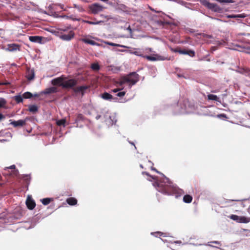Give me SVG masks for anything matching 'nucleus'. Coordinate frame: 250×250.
I'll return each mask as SVG.
<instances>
[{
	"mask_svg": "<svg viewBox=\"0 0 250 250\" xmlns=\"http://www.w3.org/2000/svg\"><path fill=\"white\" fill-rule=\"evenodd\" d=\"M77 84V81L74 79H71L63 81L62 84V88L65 89H69L73 88V90L76 93H81L83 96L85 90L89 88V86L87 85H82L74 87Z\"/></svg>",
	"mask_w": 250,
	"mask_h": 250,
	"instance_id": "f257e3e1",
	"label": "nucleus"
},
{
	"mask_svg": "<svg viewBox=\"0 0 250 250\" xmlns=\"http://www.w3.org/2000/svg\"><path fill=\"white\" fill-rule=\"evenodd\" d=\"M139 81V76L136 72H132L126 76L122 77L116 82L117 84L122 86L125 83H128V86L131 88Z\"/></svg>",
	"mask_w": 250,
	"mask_h": 250,
	"instance_id": "f03ea898",
	"label": "nucleus"
},
{
	"mask_svg": "<svg viewBox=\"0 0 250 250\" xmlns=\"http://www.w3.org/2000/svg\"><path fill=\"white\" fill-rule=\"evenodd\" d=\"M158 190L160 192L167 195H173L177 191L176 188L170 185H165L162 183L158 184Z\"/></svg>",
	"mask_w": 250,
	"mask_h": 250,
	"instance_id": "7ed1b4c3",
	"label": "nucleus"
},
{
	"mask_svg": "<svg viewBox=\"0 0 250 250\" xmlns=\"http://www.w3.org/2000/svg\"><path fill=\"white\" fill-rule=\"evenodd\" d=\"M88 8L91 13L95 15L102 12L104 7L99 3H95L89 5Z\"/></svg>",
	"mask_w": 250,
	"mask_h": 250,
	"instance_id": "20e7f679",
	"label": "nucleus"
},
{
	"mask_svg": "<svg viewBox=\"0 0 250 250\" xmlns=\"http://www.w3.org/2000/svg\"><path fill=\"white\" fill-rule=\"evenodd\" d=\"M231 219L239 223H248L250 222V217L245 216H239L237 215L232 214L229 216Z\"/></svg>",
	"mask_w": 250,
	"mask_h": 250,
	"instance_id": "39448f33",
	"label": "nucleus"
},
{
	"mask_svg": "<svg viewBox=\"0 0 250 250\" xmlns=\"http://www.w3.org/2000/svg\"><path fill=\"white\" fill-rule=\"evenodd\" d=\"M66 79V77H64V76H62L52 80L51 81V83L54 86L59 85L62 86V87L63 81Z\"/></svg>",
	"mask_w": 250,
	"mask_h": 250,
	"instance_id": "423d86ee",
	"label": "nucleus"
},
{
	"mask_svg": "<svg viewBox=\"0 0 250 250\" xmlns=\"http://www.w3.org/2000/svg\"><path fill=\"white\" fill-rule=\"evenodd\" d=\"M207 6L209 9L216 12H221L222 8L216 3L208 2Z\"/></svg>",
	"mask_w": 250,
	"mask_h": 250,
	"instance_id": "0eeeda50",
	"label": "nucleus"
},
{
	"mask_svg": "<svg viewBox=\"0 0 250 250\" xmlns=\"http://www.w3.org/2000/svg\"><path fill=\"white\" fill-rule=\"evenodd\" d=\"M74 36V33L73 31H71L68 34H62L60 36L61 39L64 41H70Z\"/></svg>",
	"mask_w": 250,
	"mask_h": 250,
	"instance_id": "6e6552de",
	"label": "nucleus"
},
{
	"mask_svg": "<svg viewBox=\"0 0 250 250\" xmlns=\"http://www.w3.org/2000/svg\"><path fill=\"white\" fill-rule=\"evenodd\" d=\"M26 205L27 208L30 210H32L36 206L35 201L30 197H28L26 201Z\"/></svg>",
	"mask_w": 250,
	"mask_h": 250,
	"instance_id": "1a4fd4ad",
	"label": "nucleus"
},
{
	"mask_svg": "<svg viewBox=\"0 0 250 250\" xmlns=\"http://www.w3.org/2000/svg\"><path fill=\"white\" fill-rule=\"evenodd\" d=\"M25 77L28 81L33 80L35 78V72L34 70L30 68L27 69Z\"/></svg>",
	"mask_w": 250,
	"mask_h": 250,
	"instance_id": "9d476101",
	"label": "nucleus"
},
{
	"mask_svg": "<svg viewBox=\"0 0 250 250\" xmlns=\"http://www.w3.org/2000/svg\"><path fill=\"white\" fill-rule=\"evenodd\" d=\"M25 120H19L17 121H14L11 123V124L14 127L23 126L25 125Z\"/></svg>",
	"mask_w": 250,
	"mask_h": 250,
	"instance_id": "9b49d317",
	"label": "nucleus"
},
{
	"mask_svg": "<svg viewBox=\"0 0 250 250\" xmlns=\"http://www.w3.org/2000/svg\"><path fill=\"white\" fill-rule=\"evenodd\" d=\"M101 97L105 100L111 101V100H117V98H114L112 95L106 92L101 95Z\"/></svg>",
	"mask_w": 250,
	"mask_h": 250,
	"instance_id": "f8f14e48",
	"label": "nucleus"
},
{
	"mask_svg": "<svg viewBox=\"0 0 250 250\" xmlns=\"http://www.w3.org/2000/svg\"><path fill=\"white\" fill-rule=\"evenodd\" d=\"M57 92V88L55 87H51L45 89L44 91L41 92V94H50L51 93H56Z\"/></svg>",
	"mask_w": 250,
	"mask_h": 250,
	"instance_id": "ddd939ff",
	"label": "nucleus"
},
{
	"mask_svg": "<svg viewBox=\"0 0 250 250\" xmlns=\"http://www.w3.org/2000/svg\"><path fill=\"white\" fill-rule=\"evenodd\" d=\"M179 52L182 54L188 55L191 57L195 56V52L191 50H180Z\"/></svg>",
	"mask_w": 250,
	"mask_h": 250,
	"instance_id": "4468645a",
	"label": "nucleus"
},
{
	"mask_svg": "<svg viewBox=\"0 0 250 250\" xmlns=\"http://www.w3.org/2000/svg\"><path fill=\"white\" fill-rule=\"evenodd\" d=\"M7 49L9 51H16L17 50H20V45L15 44V43H12V44H9L7 45Z\"/></svg>",
	"mask_w": 250,
	"mask_h": 250,
	"instance_id": "2eb2a0df",
	"label": "nucleus"
},
{
	"mask_svg": "<svg viewBox=\"0 0 250 250\" xmlns=\"http://www.w3.org/2000/svg\"><path fill=\"white\" fill-rule=\"evenodd\" d=\"M81 41L85 43L89 44L92 45H100L98 43L87 38H83L81 39Z\"/></svg>",
	"mask_w": 250,
	"mask_h": 250,
	"instance_id": "dca6fc26",
	"label": "nucleus"
},
{
	"mask_svg": "<svg viewBox=\"0 0 250 250\" xmlns=\"http://www.w3.org/2000/svg\"><path fill=\"white\" fill-rule=\"evenodd\" d=\"M8 169H13V170L12 171V173H10V174L11 175L17 176L18 174V173H19L18 170V169H16V166L14 165H12V166H10L9 167H5V168H4V170H7Z\"/></svg>",
	"mask_w": 250,
	"mask_h": 250,
	"instance_id": "f3484780",
	"label": "nucleus"
},
{
	"mask_svg": "<svg viewBox=\"0 0 250 250\" xmlns=\"http://www.w3.org/2000/svg\"><path fill=\"white\" fill-rule=\"evenodd\" d=\"M29 40L30 41L34 42H41L42 38L40 36H29Z\"/></svg>",
	"mask_w": 250,
	"mask_h": 250,
	"instance_id": "a211bd4d",
	"label": "nucleus"
},
{
	"mask_svg": "<svg viewBox=\"0 0 250 250\" xmlns=\"http://www.w3.org/2000/svg\"><path fill=\"white\" fill-rule=\"evenodd\" d=\"M67 203L70 206H74L77 204V200L74 197H70L66 200Z\"/></svg>",
	"mask_w": 250,
	"mask_h": 250,
	"instance_id": "6ab92c4d",
	"label": "nucleus"
},
{
	"mask_svg": "<svg viewBox=\"0 0 250 250\" xmlns=\"http://www.w3.org/2000/svg\"><path fill=\"white\" fill-rule=\"evenodd\" d=\"M247 17V15L245 13L237 15H229L227 16L228 18H245Z\"/></svg>",
	"mask_w": 250,
	"mask_h": 250,
	"instance_id": "aec40b11",
	"label": "nucleus"
},
{
	"mask_svg": "<svg viewBox=\"0 0 250 250\" xmlns=\"http://www.w3.org/2000/svg\"><path fill=\"white\" fill-rule=\"evenodd\" d=\"M192 201V197L188 194L185 195L183 197V201L186 203H190Z\"/></svg>",
	"mask_w": 250,
	"mask_h": 250,
	"instance_id": "412c9836",
	"label": "nucleus"
},
{
	"mask_svg": "<svg viewBox=\"0 0 250 250\" xmlns=\"http://www.w3.org/2000/svg\"><path fill=\"white\" fill-rule=\"evenodd\" d=\"M28 107V110L33 113L37 112L38 110V107L36 105H29Z\"/></svg>",
	"mask_w": 250,
	"mask_h": 250,
	"instance_id": "4be33fe9",
	"label": "nucleus"
},
{
	"mask_svg": "<svg viewBox=\"0 0 250 250\" xmlns=\"http://www.w3.org/2000/svg\"><path fill=\"white\" fill-rule=\"evenodd\" d=\"M23 180L25 183L26 184V186L28 187L31 180V177L29 175H24L23 176Z\"/></svg>",
	"mask_w": 250,
	"mask_h": 250,
	"instance_id": "5701e85b",
	"label": "nucleus"
},
{
	"mask_svg": "<svg viewBox=\"0 0 250 250\" xmlns=\"http://www.w3.org/2000/svg\"><path fill=\"white\" fill-rule=\"evenodd\" d=\"M52 200H53V199L52 198H43L42 200H41V202L43 205H47Z\"/></svg>",
	"mask_w": 250,
	"mask_h": 250,
	"instance_id": "b1692460",
	"label": "nucleus"
},
{
	"mask_svg": "<svg viewBox=\"0 0 250 250\" xmlns=\"http://www.w3.org/2000/svg\"><path fill=\"white\" fill-rule=\"evenodd\" d=\"M91 68L93 70L97 71L99 70L100 66L98 63H93L91 64Z\"/></svg>",
	"mask_w": 250,
	"mask_h": 250,
	"instance_id": "393cba45",
	"label": "nucleus"
},
{
	"mask_svg": "<svg viewBox=\"0 0 250 250\" xmlns=\"http://www.w3.org/2000/svg\"><path fill=\"white\" fill-rule=\"evenodd\" d=\"M83 22H84V23H86L89 24H91V25L99 24L103 22V21H95H95H87V20H83Z\"/></svg>",
	"mask_w": 250,
	"mask_h": 250,
	"instance_id": "a878e982",
	"label": "nucleus"
},
{
	"mask_svg": "<svg viewBox=\"0 0 250 250\" xmlns=\"http://www.w3.org/2000/svg\"><path fill=\"white\" fill-rule=\"evenodd\" d=\"M208 100H213L215 101H218V98L217 96L213 94H208Z\"/></svg>",
	"mask_w": 250,
	"mask_h": 250,
	"instance_id": "bb28decb",
	"label": "nucleus"
},
{
	"mask_svg": "<svg viewBox=\"0 0 250 250\" xmlns=\"http://www.w3.org/2000/svg\"><path fill=\"white\" fill-rule=\"evenodd\" d=\"M23 98V96H21V95H20L15 96L14 97V99L18 104L22 102Z\"/></svg>",
	"mask_w": 250,
	"mask_h": 250,
	"instance_id": "cd10ccee",
	"label": "nucleus"
},
{
	"mask_svg": "<svg viewBox=\"0 0 250 250\" xmlns=\"http://www.w3.org/2000/svg\"><path fill=\"white\" fill-rule=\"evenodd\" d=\"M24 99H30L33 97V95L30 92H26L22 95Z\"/></svg>",
	"mask_w": 250,
	"mask_h": 250,
	"instance_id": "c85d7f7f",
	"label": "nucleus"
},
{
	"mask_svg": "<svg viewBox=\"0 0 250 250\" xmlns=\"http://www.w3.org/2000/svg\"><path fill=\"white\" fill-rule=\"evenodd\" d=\"M66 123V120L65 119H62L61 120H59L57 121V125L58 126H65V124Z\"/></svg>",
	"mask_w": 250,
	"mask_h": 250,
	"instance_id": "c756f323",
	"label": "nucleus"
},
{
	"mask_svg": "<svg viewBox=\"0 0 250 250\" xmlns=\"http://www.w3.org/2000/svg\"><path fill=\"white\" fill-rule=\"evenodd\" d=\"M105 43L107 44H108L109 45L112 46H119V47H125V46L119 44H116L113 42H105Z\"/></svg>",
	"mask_w": 250,
	"mask_h": 250,
	"instance_id": "7c9ffc66",
	"label": "nucleus"
},
{
	"mask_svg": "<svg viewBox=\"0 0 250 250\" xmlns=\"http://www.w3.org/2000/svg\"><path fill=\"white\" fill-rule=\"evenodd\" d=\"M5 100L2 98H0V108L3 107L6 104Z\"/></svg>",
	"mask_w": 250,
	"mask_h": 250,
	"instance_id": "2f4dec72",
	"label": "nucleus"
},
{
	"mask_svg": "<svg viewBox=\"0 0 250 250\" xmlns=\"http://www.w3.org/2000/svg\"><path fill=\"white\" fill-rule=\"evenodd\" d=\"M126 92L125 91H119L117 94L116 96L122 98L125 95Z\"/></svg>",
	"mask_w": 250,
	"mask_h": 250,
	"instance_id": "473e14b6",
	"label": "nucleus"
},
{
	"mask_svg": "<svg viewBox=\"0 0 250 250\" xmlns=\"http://www.w3.org/2000/svg\"><path fill=\"white\" fill-rule=\"evenodd\" d=\"M216 1L221 3H232V0H216Z\"/></svg>",
	"mask_w": 250,
	"mask_h": 250,
	"instance_id": "72a5a7b5",
	"label": "nucleus"
},
{
	"mask_svg": "<svg viewBox=\"0 0 250 250\" xmlns=\"http://www.w3.org/2000/svg\"><path fill=\"white\" fill-rule=\"evenodd\" d=\"M146 58L147 60L151 61H154L156 60V58L154 57H152L151 56H146Z\"/></svg>",
	"mask_w": 250,
	"mask_h": 250,
	"instance_id": "f704fd0d",
	"label": "nucleus"
},
{
	"mask_svg": "<svg viewBox=\"0 0 250 250\" xmlns=\"http://www.w3.org/2000/svg\"><path fill=\"white\" fill-rule=\"evenodd\" d=\"M238 207H239L240 208H245L246 207V205H245V203L244 201H240L238 205Z\"/></svg>",
	"mask_w": 250,
	"mask_h": 250,
	"instance_id": "c9c22d12",
	"label": "nucleus"
},
{
	"mask_svg": "<svg viewBox=\"0 0 250 250\" xmlns=\"http://www.w3.org/2000/svg\"><path fill=\"white\" fill-rule=\"evenodd\" d=\"M208 243H213V244H217V245H218L219 246H221L220 242L218 241H211L210 242H208ZM208 245L210 246V247H213V246H212L211 245H210L209 244H208Z\"/></svg>",
	"mask_w": 250,
	"mask_h": 250,
	"instance_id": "e433bc0d",
	"label": "nucleus"
},
{
	"mask_svg": "<svg viewBox=\"0 0 250 250\" xmlns=\"http://www.w3.org/2000/svg\"><path fill=\"white\" fill-rule=\"evenodd\" d=\"M83 116L82 114H79L77 117V121L83 120Z\"/></svg>",
	"mask_w": 250,
	"mask_h": 250,
	"instance_id": "4c0bfd02",
	"label": "nucleus"
},
{
	"mask_svg": "<svg viewBox=\"0 0 250 250\" xmlns=\"http://www.w3.org/2000/svg\"><path fill=\"white\" fill-rule=\"evenodd\" d=\"M122 89H123V88H115V89L112 90V92H113L114 93H118L119 91H121Z\"/></svg>",
	"mask_w": 250,
	"mask_h": 250,
	"instance_id": "58836bf2",
	"label": "nucleus"
},
{
	"mask_svg": "<svg viewBox=\"0 0 250 250\" xmlns=\"http://www.w3.org/2000/svg\"><path fill=\"white\" fill-rule=\"evenodd\" d=\"M202 35L204 38H207L208 39H211L212 38V35H208V34H203Z\"/></svg>",
	"mask_w": 250,
	"mask_h": 250,
	"instance_id": "ea45409f",
	"label": "nucleus"
},
{
	"mask_svg": "<svg viewBox=\"0 0 250 250\" xmlns=\"http://www.w3.org/2000/svg\"><path fill=\"white\" fill-rule=\"evenodd\" d=\"M65 17H66L67 18H69V19H71L72 20H73V21H80V19H74V18H73L72 16H70V17H68V16H65Z\"/></svg>",
	"mask_w": 250,
	"mask_h": 250,
	"instance_id": "a19ab883",
	"label": "nucleus"
},
{
	"mask_svg": "<svg viewBox=\"0 0 250 250\" xmlns=\"http://www.w3.org/2000/svg\"><path fill=\"white\" fill-rule=\"evenodd\" d=\"M2 84V85H8L10 84V83L7 81H5L4 82H1Z\"/></svg>",
	"mask_w": 250,
	"mask_h": 250,
	"instance_id": "79ce46f5",
	"label": "nucleus"
},
{
	"mask_svg": "<svg viewBox=\"0 0 250 250\" xmlns=\"http://www.w3.org/2000/svg\"><path fill=\"white\" fill-rule=\"evenodd\" d=\"M218 117H224V118H226V115L225 114H219L218 115Z\"/></svg>",
	"mask_w": 250,
	"mask_h": 250,
	"instance_id": "37998d69",
	"label": "nucleus"
},
{
	"mask_svg": "<svg viewBox=\"0 0 250 250\" xmlns=\"http://www.w3.org/2000/svg\"><path fill=\"white\" fill-rule=\"evenodd\" d=\"M41 94H41H41H37V93H36V94H35L33 95V96H34V97H39V96L41 95Z\"/></svg>",
	"mask_w": 250,
	"mask_h": 250,
	"instance_id": "c03bdc74",
	"label": "nucleus"
},
{
	"mask_svg": "<svg viewBox=\"0 0 250 250\" xmlns=\"http://www.w3.org/2000/svg\"><path fill=\"white\" fill-rule=\"evenodd\" d=\"M3 118H4V116L2 114H0V120Z\"/></svg>",
	"mask_w": 250,
	"mask_h": 250,
	"instance_id": "a18cd8bd",
	"label": "nucleus"
},
{
	"mask_svg": "<svg viewBox=\"0 0 250 250\" xmlns=\"http://www.w3.org/2000/svg\"><path fill=\"white\" fill-rule=\"evenodd\" d=\"M142 173L143 174H146V175H149L148 173L146 172H143Z\"/></svg>",
	"mask_w": 250,
	"mask_h": 250,
	"instance_id": "49530a36",
	"label": "nucleus"
},
{
	"mask_svg": "<svg viewBox=\"0 0 250 250\" xmlns=\"http://www.w3.org/2000/svg\"><path fill=\"white\" fill-rule=\"evenodd\" d=\"M100 118H101V115H98V116H96V119L97 120H98V119H100Z\"/></svg>",
	"mask_w": 250,
	"mask_h": 250,
	"instance_id": "de8ad7c7",
	"label": "nucleus"
},
{
	"mask_svg": "<svg viewBox=\"0 0 250 250\" xmlns=\"http://www.w3.org/2000/svg\"><path fill=\"white\" fill-rule=\"evenodd\" d=\"M101 1H103L104 2H107L108 0H101Z\"/></svg>",
	"mask_w": 250,
	"mask_h": 250,
	"instance_id": "09e8293b",
	"label": "nucleus"
},
{
	"mask_svg": "<svg viewBox=\"0 0 250 250\" xmlns=\"http://www.w3.org/2000/svg\"><path fill=\"white\" fill-rule=\"evenodd\" d=\"M248 212H249V213L250 214V206L249 207V208H248Z\"/></svg>",
	"mask_w": 250,
	"mask_h": 250,
	"instance_id": "8fccbe9b",
	"label": "nucleus"
},
{
	"mask_svg": "<svg viewBox=\"0 0 250 250\" xmlns=\"http://www.w3.org/2000/svg\"><path fill=\"white\" fill-rule=\"evenodd\" d=\"M140 167H141V168H143V166H142V165H140Z\"/></svg>",
	"mask_w": 250,
	"mask_h": 250,
	"instance_id": "3c124183",
	"label": "nucleus"
},
{
	"mask_svg": "<svg viewBox=\"0 0 250 250\" xmlns=\"http://www.w3.org/2000/svg\"><path fill=\"white\" fill-rule=\"evenodd\" d=\"M3 183H0V186H2L3 185Z\"/></svg>",
	"mask_w": 250,
	"mask_h": 250,
	"instance_id": "603ef678",
	"label": "nucleus"
},
{
	"mask_svg": "<svg viewBox=\"0 0 250 250\" xmlns=\"http://www.w3.org/2000/svg\"><path fill=\"white\" fill-rule=\"evenodd\" d=\"M2 84L3 83H2L1 82H0V85H2Z\"/></svg>",
	"mask_w": 250,
	"mask_h": 250,
	"instance_id": "864d4df0",
	"label": "nucleus"
},
{
	"mask_svg": "<svg viewBox=\"0 0 250 250\" xmlns=\"http://www.w3.org/2000/svg\"><path fill=\"white\" fill-rule=\"evenodd\" d=\"M244 230L245 231H249V230H248V229H245ZM249 231L250 232V230H249Z\"/></svg>",
	"mask_w": 250,
	"mask_h": 250,
	"instance_id": "5fc2aeb1",
	"label": "nucleus"
},
{
	"mask_svg": "<svg viewBox=\"0 0 250 250\" xmlns=\"http://www.w3.org/2000/svg\"><path fill=\"white\" fill-rule=\"evenodd\" d=\"M1 178H2V177H1V175H0V180H1Z\"/></svg>",
	"mask_w": 250,
	"mask_h": 250,
	"instance_id": "6e6d98bb",
	"label": "nucleus"
},
{
	"mask_svg": "<svg viewBox=\"0 0 250 250\" xmlns=\"http://www.w3.org/2000/svg\"><path fill=\"white\" fill-rule=\"evenodd\" d=\"M134 53H135V54H137V52H134Z\"/></svg>",
	"mask_w": 250,
	"mask_h": 250,
	"instance_id": "4d7b16f0",
	"label": "nucleus"
},
{
	"mask_svg": "<svg viewBox=\"0 0 250 250\" xmlns=\"http://www.w3.org/2000/svg\"><path fill=\"white\" fill-rule=\"evenodd\" d=\"M61 7L62 9L63 8L62 5H61Z\"/></svg>",
	"mask_w": 250,
	"mask_h": 250,
	"instance_id": "13d9d810",
	"label": "nucleus"
},
{
	"mask_svg": "<svg viewBox=\"0 0 250 250\" xmlns=\"http://www.w3.org/2000/svg\"><path fill=\"white\" fill-rule=\"evenodd\" d=\"M131 144L134 146V144H133V143H131Z\"/></svg>",
	"mask_w": 250,
	"mask_h": 250,
	"instance_id": "bf43d9fd",
	"label": "nucleus"
}]
</instances>
